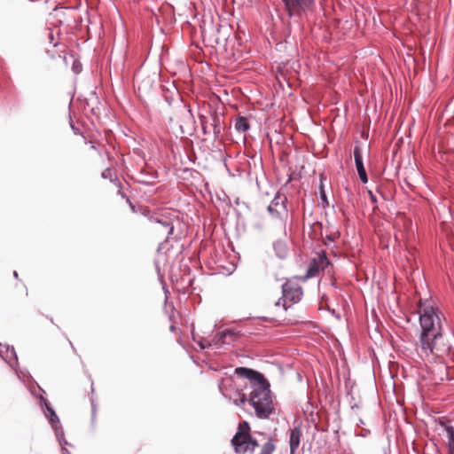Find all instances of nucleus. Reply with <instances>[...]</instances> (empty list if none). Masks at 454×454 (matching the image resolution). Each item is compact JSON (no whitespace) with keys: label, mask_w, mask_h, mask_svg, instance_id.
<instances>
[{"label":"nucleus","mask_w":454,"mask_h":454,"mask_svg":"<svg viewBox=\"0 0 454 454\" xmlns=\"http://www.w3.org/2000/svg\"><path fill=\"white\" fill-rule=\"evenodd\" d=\"M421 333L417 351L429 362L443 359L451 355L452 347L442 333V314L432 305L419 302Z\"/></svg>","instance_id":"1"},{"label":"nucleus","mask_w":454,"mask_h":454,"mask_svg":"<svg viewBox=\"0 0 454 454\" xmlns=\"http://www.w3.org/2000/svg\"><path fill=\"white\" fill-rule=\"evenodd\" d=\"M235 373L240 377L248 379L252 385L250 403L260 419H266L274 411L270 384L263 375L252 369L238 367Z\"/></svg>","instance_id":"2"},{"label":"nucleus","mask_w":454,"mask_h":454,"mask_svg":"<svg viewBox=\"0 0 454 454\" xmlns=\"http://www.w3.org/2000/svg\"><path fill=\"white\" fill-rule=\"evenodd\" d=\"M248 422L243 421L239 424L238 431L231 439V444L237 453L254 452L258 446L257 441L252 438Z\"/></svg>","instance_id":"3"},{"label":"nucleus","mask_w":454,"mask_h":454,"mask_svg":"<svg viewBox=\"0 0 454 454\" xmlns=\"http://www.w3.org/2000/svg\"><path fill=\"white\" fill-rule=\"evenodd\" d=\"M283 298H279L275 305L276 306H283L284 309H286V301H290L294 303L301 301L302 297V289L301 286L292 280L286 281L282 286Z\"/></svg>","instance_id":"4"},{"label":"nucleus","mask_w":454,"mask_h":454,"mask_svg":"<svg viewBox=\"0 0 454 454\" xmlns=\"http://www.w3.org/2000/svg\"><path fill=\"white\" fill-rule=\"evenodd\" d=\"M330 266V262L325 255V252L321 250L311 259L308 270L304 276L305 278H311L318 276Z\"/></svg>","instance_id":"5"},{"label":"nucleus","mask_w":454,"mask_h":454,"mask_svg":"<svg viewBox=\"0 0 454 454\" xmlns=\"http://www.w3.org/2000/svg\"><path fill=\"white\" fill-rule=\"evenodd\" d=\"M201 126L204 134L213 132L218 137L222 130V118L215 112L210 113L208 116L201 117Z\"/></svg>","instance_id":"6"},{"label":"nucleus","mask_w":454,"mask_h":454,"mask_svg":"<svg viewBox=\"0 0 454 454\" xmlns=\"http://www.w3.org/2000/svg\"><path fill=\"white\" fill-rule=\"evenodd\" d=\"M290 16H301L311 9L314 0H282Z\"/></svg>","instance_id":"7"},{"label":"nucleus","mask_w":454,"mask_h":454,"mask_svg":"<svg viewBox=\"0 0 454 454\" xmlns=\"http://www.w3.org/2000/svg\"><path fill=\"white\" fill-rule=\"evenodd\" d=\"M174 231L173 223L167 218L154 219L152 222L151 231L157 238L168 239Z\"/></svg>","instance_id":"8"},{"label":"nucleus","mask_w":454,"mask_h":454,"mask_svg":"<svg viewBox=\"0 0 454 454\" xmlns=\"http://www.w3.org/2000/svg\"><path fill=\"white\" fill-rule=\"evenodd\" d=\"M440 426L442 427L447 438V447L449 454H454V427L449 422L441 421Z\"/></svg>","instance_id":"9"},{"label":"nucleus","mask_w":454,"mask_h":454,"mask_svg":"<svg viewBox=\"0 0 454 454\" xmlns=\"http://www.w3.org/2000/svg\"><path fill=\"white\" fill-rule=\"evenodd\" d=\"M176 124H179L182 133L184 132V125L192 122V114L190 110L181 109L175 116Z\"/></svg>","instance_id":"10"},{"label":"nucleus","mask_w":454,"mask_h":454,"mask_svg":"<svg viewBox=\"0 0 454 454\" xmlns=\"http://www.w3.org/2000/svg\"><path fill=\"white\" fill-rule=\"evenodd\" d=\"M236 338H237L236 333H234L231 331L226 330V331L217 333L212 340V342L215 345H218L220 343L231 344V342L233 341Z\"/></svg>","instance_id":"11"},{"label":"nucleus","mask_w":454,"mask_h":454,"mask_svg":"<svg viewBox=\"0 0 454 454\" xmlns=\"http://www.w3.org/2000/svg\"><path fill=\"white\" fill-rule=\"evenodd\" d=\"M301 431L300 427H294L290 432V440H289V445H290V450L292 452H295L298 449L300 442H301Z\"/></svg>","instance_id":"12"},{"label":"nucleus","mask_w":454,"mask_h":454,"mask_svg":"<svg viewBox=\"0 0 454 454\" xmlns=\"http://www.w3.org/2000/svg\"><path fill=\"white\" fill-rule=\"evenodd\" d=\"M274 250L279 258H286L288 254L287 245L283 240H278L274 243Z\"/></svg>","instance_id":"13"},{"label":"nucleus","mask_w":454,"mask_h":454,"mask_svg":"<svg viewBox=\"0 0 454 454\" xmlns=\"http://www.w3.org/2000/svg\"><path fill=\"white\" fill-rule=\"evenodd\" d=\"M235 129L241 132L247 131L249 129L248 120L243 116L238 117L235 121Z\"/></svg>","instance_id":"14"},{"label":"nucleus","mask_w":454,"mask_h":454,"mask_svg":"<svg viewBox=\"0 0 454 454\" xmlns=\"http://www.w3.org/2000/svg\"><path fill=\"white\" fill-rule=\"evenodd\" d=\"M276 450V445L274 441L270 438L266 442H264L258 454H272Z\"/></svg>","instance_id":"15"},{"label":"nucleus","mask_w":454,"mask_h":454,"mask_svg":"<svg viewBox=\"0 0 454 454\" xmlns=\"http://www.w3.org/2000/svg\"><path fill=\"white\" fill-rule=\"evenodd\" d=\"M356 170H357V173H358V176H359V178L361 179V181L364 184L367 183L368 177H367V174H366L364 163L356 164Z\"/></svg>","instance_id":"16"},{"label":"nucleus","mask_w":454,"mask_h":454,"mask_svg":"<svg viewBox=\"0 0 454 454\" xmlns=\"http://www.w3.org/2000/svg\"><path fill=\"white\" fill-rule=\"evenodd\" d=\"M354 159L356 164L363 163V157L361 153V148L359 145H356L354 148Z\"/></svg>","instance_id":"17"},{"label":"nucleus","mask_w":454,"mask_h":454,"mask_svg":"<svg viewBox=\"0 0 454 454\" xmlns=\"http://www.w3.org/2000/svg\"><path fill=\"white\" fill-rule=\"evenodd\" d=\"M338 237H339L338 231L325 234V236L324 237L325 244L327 245V241L333 242Z\"/></svg>","instance_id":"18"},{"label":"nucleus","mask_w":454,"mask_h":454,"mask_svg":"<svg viewBox=\"0 0 454 454\" xmlns=\"http://www.w3.org/2000/svg\"><path fill=\"white\" fill-rule=\"evenodd\" d=\"M247 402V396L245 394L239 393V398L234 400V403L238 406L243 405Z\"/></svg>","instance_id":"19"},{"label":"nucleus","mask_w":454,"mask_h":454,"mask_svg":"<svg viewBox=\"0 0 454 454\" xmlns=\"http://www.w3.org/2000/svg\"><path fill=\"white\" fill-rule=\"evenodd\" d=\"M320 195H321V199H322L324 205H327L328 201H327L326 195H325V192L322 185L320 188Z\"/></svg>","instance_id":"20"},{"label":"nucleus","mask_w":454,"mask_h":454,"mask_svg":"<svg viewBox=\"0 0 454 454\" xmlns=\"http://www.w3.org/2000/svg\"><path fill=\"white\" fill-rule=\"evenodd\" d=\"M368 193H369V196H370V199H371L372 202V203H376V202H377V198H376V196L372 193V191H369V192H368Z\"/></svg>","instance_id":"21"},{"label":"nucleus","mask_w":454,"mask_h":454,"mask_svg":"<svg viewBox=\"0 0 454 454\" xmlns=\"http://www.w3.org/2000/svg\"><path fill=\"white\" fill-rule=\"evenodd\" d=\"M46 408H47L50 415L53 416V417H55L57 419V415H56L55 411L51 408H50L47 404H46Z\"/></svg>","instance_id":"22"},{"label":"nucleus","mask_w":454,"mask_h":454,"mask_svg":"<svg viewBox=\"0 0 454 454\" xmlns=\"http://www.w3.org/2000/svg\"><path fill=\"white\" fill-rule=\"evenodd\" d=\"M378 192L380 193V195L383 197V200H387V197L381 192V191L379 189Z\"/></svg>","instance_id":"23"},{"label":"nucleus","mask_w":454,"mask_h":454,"mask_svg":"<svg viewBox=\"0 0 454 454\" xmlns=\"http://www.w3.org/2000/svg\"><path fill=\"white\" fill-rule=\"evenodd\" d=\"M90 148L91 150H93V151H97V149H96L95 145H90Z\"/></svg>","instance_id":"24"},{"label":"nucleus","mask_w":454,"mask_h":454,"mask_svg":"<svg viewBox=\"0 0 454 454\" xmlns=\"http://www.w3.org/2000/svg\"><path fill=\"white\" fill-rule=\"evenodd\" d=\"M268 210H269L270 212H271V211L273 210L272 205H270V206L268 207Z\"/></svg>","instance_id":"25"},{"label":"nucleus","mask_w":454,"mask_h":454,"mask_svg":"<svg viewBox=\"0 0 454 454\" xmlns=\"http://www.w3.org/2000/svg\"><path fill=\"white\" fill-rule=\"evenodd\" d=\"M13 276H14V278H18V272H17V271H14V272H13Z\"/></svg>","instance_id":"26"},{"label":"nucleus","mask_w":454,"mask_h":454,"mask_svg":"<svg viewBox=\"0 0 454 454\" xmlns=\"http://www.w3.org/2000/svg\"><path fill=\"white\" fill-rule=\"evenodd\" d=\"M55 419H57L55 417L51 416V422H53Z\"/></svg>","instance_id":"27"},{"label":"nucleus","mask_w":454,"mask_h":454,"mask_svg":"<svg viewBox=\"0 0 454 454\" xmlns=\"http://www.w3.org/2000/svg\"><path fill=\"white\" fill-rule=\"evenodd\" d=\"M200 347H201L202 348H206V346H205L202 342H200Z\"/></svg>","instance_id":"28"},{"label":"nucleus","mask_w":454,"mask_h":454,"mask_svg":"<svg viewBox=\"0 0 454 454\" xmlns=\"http://www.w3.org/2000/svg\"><path fill=\"white\" fill-rule=\"evenodd\" d=\"M290 454H295V452H292V450H290Z\"/></svg>","instance_id":"29"}]
</instances>
